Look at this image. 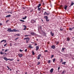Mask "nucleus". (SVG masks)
<instances>
[{
  "instance_id": "obj_1",
  "label": "nucleus",
  "mask_w": 74,
  "mask_h": 74,
  "mask_svg": "<svg viewBox=\"0 0 74 74\" xmlns=\"http://www.w3.org/2000/svg\"><path fill=\"white\" fill-rule=\"evenodd\" d=\"M7 31L10 32H17V30L15 29H13L12 30H11V29H8Z\"/></svg>"
},
{
  "instance_id": "obj_2",
  "label": "nucleus",
  "mask_w": 74,
  "mask_h": 74,
  "mask_svg": "<svg viewBox=\"0 0 74 74\" xmlns=\"http://www.w3.org/2000/svg\"><path fill=\"white\" fill-rule=\"evenodd\" d=\"M44 18L46 19V20L47 22L49 21V19L48 18V16H45Z\"/></svg>"
},
{
  "instance_id": "obj_3",
  "label": "nucleus",
  "mask_w": 74,
  "mask_h": 74,
  "mask_svg": "<svg viewBox=\"0 0 74 74\" xmlns=\"http://www.w3.org/2000/svg\"><path fill=\"white\" fill-rule=\"evenodd\" d=\"M30 40V38H29L27 37V39H26V43H28L29 42V40Z\"/></svg>"
},
{
  "instance_id": "obj_4",
  "label": "nucleus",
  "mask_w": 74,
  "mask_h": 74,
  "mask_svg": "<svg viewBox=\"0 0 74 74\" xmlns=\"http://www.w3.org/2000/svg\"><path fill=\"white\" fill-rule=\"evenodd\" d=\"M41 56V54H40L38 56V58H37L38 59H40V57Z\"/></svg>"
},
{
  "instance_id": "obj_5",
  "label": "nucleus",
  "mask_w": 74,
  "mask_h": 74,
  "mask_svg": "<svg viewBox=\"0 0 74 74\" xmlns=\"http://www.w3.org/2000/svg\"><path fill=\"white\" fill-rule=\"evenodd\" d=\"M18 55L19 56V57H22V56H23V54H18Z\"/></svg>"
},
{
  "instance_id": "obj_6",
  "label": "nucleus",
  "mask_w": 74,
  "mask_h": 74,
  "mask_svg": "<svg viewBox=\"0 0 74 74\" xmlns=\"http://www.w3.org/2000/svg\"><path fill=\"white\" fill-rule=\"evenodd\" d=\"M49 13H47L46 12H45L44 13V15H49Z\"/></svg>"
},
{
  "instance_id": "obj_7",
  "label": "nucleus",
  "mask_w": 74,
  "mask_h": 74,
  "mask_svg": "<svg viewBox=\"0 0 74 74\" xmlns=\"http://www.w3.org/2000/svg\"><path fill=\"white\" fill-rule=\"evenodd\" d=\"M36 51H38V49H39V47L38 46H36Z\"/></svg>"
},
{
  "instance_id": "obj_8",
  "label": "nucleus",
  "mask_w": 74,
  "mask_h": 74,
  "mask_svg": "<svg viewBox=\"0 0 74 74\" xmlns=\"http://www.w3.org/2000/svg\"><path fill=\"white\" fill-rule=\"evenodd\" d=\"M31 22H32V23H34V22H36V21H35L33 20H32L31 21Z\"/></svg>"
},
{
  "instance_id": "obj_9",
  "label": "nucleus",
  "mask_w": 74,
  "mask_h": 74,
  "mask_svg": "<svg viewBox=\"0 0 74 74\" xmlns=\"http://www.w3.org/2000/svg\"><path fill=\"white\" fill-rule=\"evenodd\" d=\"M53 71V68L51 69L50 70L51 73H52Z\"/></svg>"
},
{
  "instance_id": "obj_10",
  "label": "nucleus",
  "mask_w": 74,
  "mask_h": 74,
  "mask_svg": "<svg viewBox=\"0 0 74 74\" xmlns=\"http://www.w3.org/2000/svg\"><path fill=\"white\" fill-rule=\"evenodd\" d=\"M41 3H39L38 5V6L37 7L38 8H39V7H40V6H41Z\"/></svg>"
},
{
  "instance_id": "obj_11",
  "label": "nucleus",
  "mask_w": 74,
  "mask_h": 74,
  "mask_svg": "<svg viewBox=\"0 0 74 74\" xmlns=\"http://www.w3.org/2000/svg\"><path fill=\"white\" fill-rule=\"evenodd\" d=\"M51 47L53 49H55V47L54 45L52 46Z\"/></svg>"
},
{
  "instance_id": "obj_12",
  "label": "nucleus",
  "mask_w": 74,
  "mask_h": 74,
  "mask_svg": "<svg viewBox=\"0 0 74 74\" xmlns=\"http://www.w3.org/2000/svg\"><path fill=\"white\" fill-rule=\"evenodd\" d=\"M23 26L25 27L23 29L24 30H26V29L27 27L25 25H23Z\"/></svg>"
},
{
  "instance_id": "obj_13",
  "label": "nucleus",
  "mask_w": 74,
  "mask_h": 74,
  "mask_svg": "<svg viewBox=\"0 0 74 74\" xmlns=\"http://www.w3.org/2000/svg\"><path fill=\"white\" fill-rule=\"evenodd\" d=\"M51 34L52 35V36H53V33H52V31L51 32Z\"/></svg>"
},
{
  "instance_id": "obj_14",
  "label": "nucleus",
  "mask_w": 74,
  "mask_h": 74,
  "mask_svg": "<svg viewBox=\"0 0 74 74\" xmlns=\"http://www.w3.org/2000/svg\"><path fill=\"white\" fill-rule=\"evenodd\" d=\"M67 7V6L66 5L65 6L64 8V9H65V10H66Z\"/></svg>"
},
{
  "instance_id": "obj_15",
  "label": "nucleus",
  "mask_w": 74,
  "mask_h": 74,
  "mask_svg": "<svg viewBox=\"0 0 74 74\" xmlns=\"http://www.w3.org/2000/svg\"><path fill=\"white\" fill-rule=\"evenodd\" d=\"M11 16V15H7L6 16V18H8V17H10Z\"/></svg>"
},
{
  "instance_id": "obj_16",
  "label": "nucleus",
  "mask_w": 74,
  "mask_h": 74,
  "mask_svg": "<svg viewBox=\"0 0 74 74\" xmlns=\"http://www.w3.org/2000/svg\"><path fill=\"white\" fill-rule=\"evenodd\" d=\"M0 54H1V55H3V54H4V53H3V51H1L0 52Z\"/></svg>"
},
{
  "instance_id": "obj_17",
  "label": "nucleus",
  "mask_w": 74,
  "mask_h": 74,
  "mask_svg": "<svg viewBox=\"0 0 74 74\" xmlns=\"http://www.w3.org/2000/svg\"><path fill=\"white\" fill-rule=\"evenodd\" d=\"M4 59L5 60H8V59H7V58L6 57H4Z\"/></svg>"
},
{
  "instance_id": "obj_18",
  "label": "nucleus",
  "mask_w": 74,
  "mask_h": 74,
  "mask_svg": "<svg viewBox=\"0 0 74 74\" xmlns=\"http://www.w3.org/2000/svg\"><path fill=\"white\" fill-rule=\"evenodd\" d=\"M7 51H9V49H6L5 50V52H7Z\"/></svg>"
},
{
  "instance_id": "obj_19",
  "label": "nucleus",
  "mask_w": 74,
  "mask_h": 74,
  "mask_svg": "<svg viewBox=\"0 0 74 74\" xmlns=\"http://www.w3.org/2000/svg\"><path fill=\"white\" fill-rule=\"evenodd\" d=\"M26 18H27V17L25 16V17L23 18V19H26Z\"/></svg>"
},
{
  "instance_id": "obj_20",
  "label": "nucleus",
  "mask_w": 74,
  "mask_h": 74,
  "mask_svg": "<svg viewBox=\"0 0 74 74\" xmlns=\"http://www.w3.org/2000/svg\"><path fill=\"white\" fill-rule=\"evenodd\" d=\"M66 62H63L62 63V64H64V65H65V64H66Z\"/></svg>"
},
{
  "instance_id": "obj_21",
  "label": "nucleus",
  "mask_w": 74,
  "mask_h": 74,
  "mask_svg": "<svg viewBox=\"0 0 74 74\" xmlns=\"http://www.w3.org/2000/svg\"><path fill=\"white\" fill-rule=\"evenodd\" d=\"M40 64V62H38L37 63V65H39Z\"/></svg>"
},
{
  "instance_id": "obj_22",
  "label": "nucleus",
  "mask_w": 74,
  "mask_h": 74,
  "mask_svg": "<svg viewBox=\"0 0 74 74\" xmlns=\"http://www.w3.org/2000/svg\"><path fill=\"white\" fill-rule=\"evenodd\" d=\"M65 72H66V71L64 70L63 71V72H62V74H64V73H65Z\"/></svg>"
},
{
  "instance_id": "obj_23",
  "label": "nucleus",
  "mask_w": 74,
  "mask_h": 74,
  "mask_svg": "<svg viewBox=\"0 0 74 74\" xmlns=\"http://www.w3.org/2000/svg\"><path fill=\"white\" fill-rule=\"evenodd\" d=\"M72 3L71 5H71H73L74 4V3L72 1Z\"/></svg>"
},
{
  "instance_id": "obj_24",
  "label": "nucleus",
  "mask_w": 74,
  "mask_h": 74,
  "mask_svg": "<svg viewBox=\"0 0 74 74\" xmlns=\"http://www.w3.org/2000/svg\"><path fill=\"white\" fill-rule=\"evenodd\" d=\"M64 49H66V48H62V50L63 51L64 50Z\"/></svg>"
},
{
  "instance_id": "obj_25",
  "label": "nucleus",
  "mask_w": 74,
  "mask_h": 74,
  "mask_svg": "<svg viewBox=\"0 0 74 74\" xmlns=\"http://www.w3.org/2000/svg\"><path fill=\"white\" fill-rule=\"evenodd\" d=\"M20 21H21V22H25V21L22 20H20Z\"/></svg>"
},
{
  "instance_id": "obj_26",
  "label": "nucleus",
  "mask_w": 74,
  "mask_h": 74,
  "mask_svg": "<svg viewBox=\"0 0 74 74\" xmlns=\"http://www.w3.org/2000/svg\"><path fill=\"white\" fill-rule=\"evenodd\" d=\"M69 30H71V31H72L73 30V29L72 28H69Z\"/></svg>"
},
{
  "instance_id": "obj_27",
  "label": "nucleus",
  "mask_w": 74,
  "mask_h": 74,
  "mask_svg": "<svg viewBox=\"0 0 74 74\" xmlns=\"http://www.w3.org/2000/svg\"><path fill=\"white\" fill-rule=\"evenodd\" d=\"M55 58H54V59H53V62H55Z\"/></svg>"
},
{
  "instance_id": "obj_28",
  "label": "nucleus",
  "mask_w": 74,
  "mask_h": 74,
  "mask_svg": "<svg viewBox=\"0 0 74 74\" xmlns=\"http://www.w3.org/2000/svg\"><path fill=\"white\" fill-rule=\"evenodd\" d=\"M32 55H34L35 54L34 52L33 51H32Z\"/></svg>"
},
{
  "instance_id": "obj_29",
  "label": "nucleus",
  "mask_w": 74,
  "mask_h": 74,
  "mask_svg": "<svg viewBox=\"0 0 74 74\" xmlns=\"http://www.w3.org/2000/svg\"><path fill=\"white\" fill-rule=\"evenodd\" d=\"M54 56H53V55H52L51 57V59H52V58H53Z\"/></svg>"
},
{
  "instance_id": "obj_30",
  "label": "nucleus",
  "mask_w": 74,
  "mask_h": 74,
  "mask_svg": "<svg viewBox=\"0 0 74 74\" xmlns=\"http://www.w3.org/2000/svg\"><path fill=\"white\" fill-rule=\"evenodd\" d=\"M29 47L30 48H33V47H32L30 45L29 46Z\"/></svg>"
},
{
  "instance_id": "obj_31",
  "label": "nucleus",
  "mask_w": 74,
  "mask_h": 74,
  "mask_svg": "<svg viewBox=\"0 0 74 74\" xmlns=\"http://www.w3.org/2000/svg\"><path fill=\"white\" fill-rule=\"evenodd\" d=\"M31 34H32L33 35H34V32H32L31 33Z\"/></svg>"
},
{
  "instance_id": "obj_32",
  "label": "nucleus",
  "mask_w": 74,
  "mask_h": 74,
  "mask_svg": "<svg viewBox=\"0 0 74 74\" xmlns=\"http://www.w3.org/2000/svg\"><path fill=\"white\" fill-rule=\"evenodd\" d=\"M67 41H69V40H70V38H67Z\"/></svg>"
},
{
  "instance_id": "obj_33",
  "label": "nucleus",
  "mask_w": 74,
  "mask_h": 74,
  "mask_svg": "<svg viewBox=\"0 0 74 74\" xmlns=\"http://www.w3.org/2000/svg\"><path fill=\"white\" fill-rule=\"evenodd\" d=\"M38 11H40V10H41V8H39L38 9Z\"/></svg>"
},
{
  "instance_id": "obj_34",
  "label": "nucleus",
  "mask_w": 74,
  "mask_h": 74,
  "mask_svg": "<svg viewBox=\"0 0 74 74\" xmlns=\"http://www.w3.org/2000/svg\"><path fill=\"white\" fill-rule=\"evenodd\" d=\"M48 63H51V61L50 60H49L48 61Z\"/></svg>"
},
{
  "instance_id": "obj_35",
  "label": "nucleus",
  "mask_w": 74,
  "mask_h": 74,
  "mask_svg": "<svg viewBox=\"0 0 74 74\" xmlns=\"http://www.w3.org/2000/svg\"><path fill=\"white\" fill-rule=\"evenodd\" d=\"M5 41V40H3L2 41H1V42H3V41Z\"/></svg>"
},
{
  "instance_id": "obj_36",
  "label": "nucleus",
  "mask_w": 74,
  "mask_h": 74,
  "mask_svg": "<svg viewBox=\"0 0 74 74\" xmlns=\"http://www.w3.org/2000/svg\"><path fill=\"white\" fill-rule=\"evenodd\" d=\"M7 45V43H6L4 45V47H5Z\"/></svg>"
},
{
  "instance_id": "obj_37",
  "label": "nucleus",
  "mask_w": 74,
  "mask_h": 74,
  "mask_svg": "<svg viewBox=\"0 0 74 74\" xmlns=\"http://www.w3.org/2000/svg\"><path fill=\"white\" fill-rule=\"evenodd\" d=\"M9 21V20H7L6 21V23H8Z\"/></svg>"
},
{
  "instance_id": "obj_38",
  "label": "nucleus",
  "mask_w": 74,
  "mask_h": 74,
  "mask_svg": "<svg viewBox=\"0 0 74 74\" xmlns=\"http://www.w3.org/2000/svg\"><path fill=\"white\" fill-rule=\"evenodd\" d=\"M10 46L11 47L12 46V43H10Z\"/></svg>"
},
{
  "instance_id": "obj_39",
  "label": "nucleus",
  "mask_w": 74,
  "mask_h": 74,
  "mask_svg": "<svg viewBox=\"0 0 74 74\" xmlns=\"http://www.w3.org/2000/svg\"><path fill=\"white\" fill-rule=\"evenodd\" d=\"M18 38H16L15 39V40H17V39H18Z\"/></svg>"
},
{
  "instance_id": "obj_40",
  "label": "nucleus",
  "mask_w": 74,
  "mask_h": 74,
  "mask_svg": "<svg viewBox=\"0 0 74 74\" xmlns=\"http://www.w3.org/2000/svg\"><path fill=\"white\" fill-rule=\"evenodd\" d=\"M20 52H22V51H23V50H21V49H20Z\"/></svg>"
},
{
  "instance_id": "obj_41",
  "label": "nucleus",
  "mask_w": 74,
  "mask_h": 74,
  "mask_svg": "<svg viewBox=\"0 0 74 74\" xmlns=\"http://www.w3.org/2000/svg\"><path fill=\"white\" fill-rule=\"evenodd\" d=\"M58 71H59V70H60V67L59 66L58 68Z\"/></svg>"
},
{
  "instance_id": "obj_42",
  "label": "nucleus",
  "mask_w": 74,
  "mask_h": 74,
  "mask_svg": "<svg viewBox=\"0 0 74 74\" xmlns=\"http://www.w3.org/2000/svg\"><path fill=\"white\" fill-rule=\"evenodd\" d=\"M27 49H25V52H26V51H27Z\"/></svg>"
},
{
  "instance_id": "obj_43",
  "label": "nucleus",
  "mask_w": 74,
  "mask_h": 74,
  "mask_svg": "<svg viewBox=\"0 0 74 74\" xmlns=\"http://www.w3.org/2000/svg\"><path fill=\"white\" fill-rule=\"evenodd\" d=\"M7 67L9 69V70H10V69L9 68V67H8V66H7Z\"/></svg>"
},
{
  "instance_id": "obj_44",
  "label": "nucleus",
  "mask_w": 74,
  "mask_h": 74,
  "mask_svg": "<svg viewBox=\"0 0 74 74\" xmlns=\"http://www.w3.org/2000/svg\"><path fill=\"white\" fill-rule=\"evenodd\" d=\"M60 60L61 61V62H62V61H63V59H61Z\"/></svg>"
},
{
  "instance_id": "obj_45",
  "label": "nucleus",
  "mask_w": 74,
  "mask_h": 74,
  "mask_svg": "<svg viewBox=\"0 0 74 74\" xmlns=\"http://www.w3.org/2000/svg\"><path fill=\"white\" fill-rule=\"evenodd\" d=\"M37 45V44L36 43H35L34 45L36 46V45Z\"/></svg>"
},
{
  "instance_id": "obj_46",
  "label": "nucleus",
  "mask_w": 74,
  "mask_h": 74,
  "mask_svg": "<svg viewBox=\"0 0 74 74\" xmlns=\"http://www.w3.org/2000/svg\"><path fill=\"white\" fill-rule=\"evenodd\" d=\"M27 39V38H26L24 39V40H26Z\"/></svg>"
},
{
  "instance_id": "obj_47",
  "label": "nucleus",
  "mask_w": 74,
  "mask_h": 74,
  "mask_svg": "<svg viewBox=\"0 0 74 74\" xmlns=\"http://www.w3.org/2000/svg\"><path fill=\"white\" fill-rule=\"evenodd\" d=\"M44 51H45V52H48L47 50H45Z\"/></svg>"
},
{
  "instance_id": "obj_48",
  "label": "nucleus",
  "mask_w": 74,
  "mask_h": 74,
  "mask_svg": "<svg viewBox=\"0 0 74 74\" xmlns=\"http://www.w3.org/2000/svg\"><path fill=\"white\" fill-rule=\"evenodd\" d=\"M16 35H17V36H19V34H17Z\"/></svg>"
},
{
  "instance_id": "obj_49",
  "label": "nucleus",
  "mask_w": 74,
  "mask_h": 74,
  "mask_svg": "<svg viewBox=\"0 0 74 74\" xmlns=\"http://www.w3.org/2000/svg\"><path fill=\"white\" fill-rule=\"evenodd\" d=\"M1 25H2V23H0V26H1Z\"/></svg>"
},
{
  "instance_id": "obj_50",
  "label": "nucleus",
  "mask_w": 74,
  "mask_h": 74,
  "mask_svg": "<svg viewBox=\"0 0 74 74\" xmlns=\"http://www.w3.org/2000/svg\"><path fill=\"white\" fill-rule=\"evenodd\" d=\"M60 30L61 31L63 30V29H61V28L60 29Z\"/></svg>"
},
{
  "instance_id": "obj_51",
  "label": "nucleus",
  "mask_w": 74,
  "mask_h": 74,
  "mask_svg": "<svg viewBox=\"0 0 74 74\" xmlns=\"http://www.w3.org/2000/svg\"><path fill=\"white\" fill-rule=\"evenodd\" d=\"M25 37H27V36H29L25 35Z\"/></svg>"
},
{
  "instance_id": "obj_52",
  "label": "nucleus",
  "mask_w": 74,
  "mask_h": 74,
  "mask_svg": "<svg viewBox=\"0 0 74 74\" xmlns=\"http://www.w3.org/2000/svg\"><path fill=\"white\" fill-rule=\"evenodd\" d=\"M17 62H19V60H17Z\"/></svg>"
},
{
  "instance_id": "obj_53",
  "label": "nucleus",
  "mask_w": 74,
  "mask_h": 74,
  "mask_svg": "<svg viewBox=\"0 0 74 74\" xmlns=\"http://www.w3.org/2000/svg\"><path fill=\"white\" fill-rule=\"evenodd\" d=\"M2 51H4V49H2Z\"/></svg>"
},
{
  "instance_id": "obj_54",
  "label": "nucleus",
  "mask_w": 74,
  "mask_h": 74,
  "mask_svg": "<svg viewBox=\"0 0 74 74\" xmlns=\"http://www.w3.org/2000/svg\"><path fill=\"white\" fill-rule=\"evenodd\" d=\"M27 72H25V74H27Z\"/></svg>"
},
{
  "instance_id": "obj_55",
  "label": "nucleus",
  "mask_w": 74,
  "mask_h": 74,
  "mask_svg": "<svg viewBox=\"0 0 74 74\" xmlns=\"http://www.w3.org/2000/svg\"><path fill=\"white\" fill-rule=\"evenodd\" d=\"M72 29H74V27L72 28Z\"/></svg>"
},
{
  "instance_id": "obj_56",
  "label": "nucleus",
  "mask_w": 74,
  "mask_h": 74,
  "mask_svg": "<svg viewBox=\"0 0 74 74\" xmlns=\"http://www.w3.org/2000/svg\"><path fill=\"white\" fill-rule=\"evenodd\" d=\"M18 72V71H16V73H17Z\"/></svg>"
},
{
  "instance_id": "obj_57",
  "label": "nucleus",
  "mask_w": 74,
  "mask_h": 74,
  "mask_svg": "<svg viewBox=\"0 0 74 74\" xmlns=\"http://www.w3.org/2000/svg\"><path fill=\"white\" fill-rule=\"evenodd\" d=\"M5 55H6V54H7V53H5Z\"/></svg>"
},
{
  "instance_id": "obj_58",
  "label": "nucleus",
  "mask_w": 74,
  "mask_h": 74,
  "mask_svg": "<svg viewBox=\"0 0 74 74\" xmlns=\"http://www.w3.org/2000/svg\"><path fill=\"white\" fill-rule=\"evenodd\" d=\"M32 10H31V11H30V12H32Z\"/></svg>"
},
{
  "instance_id": "obj_59",
  "label": "nucleus",
  "mask_w": 74,
  "mask_h": 74,
  "mask_svg": "<svg viewBox=\"0 0 74 74\" xmlns=\"http://www.w3.org/2000/svg\"><path fill=\"white\" fill-rule=\"evenodd\" d=\"M10 71H11V69H10Z\"/></svg>"
},
{
  "instance_id": "obj_60",
  "label": "nucleus",
  "mask_w": 74,
  "mask_h": 74,
  "mask_svg": "<svg viewBox=\"0 0 74 74\" xmlns=\"http://www.w3.org/2000/svg\"><path fill=\"white\" fill-rule=\"evenodd\" d=\"M42 21H43V20H42Z\"/></svg>"
},
{
  "instance_id": "obj_61",
  "label": "nucleus",
  "mask_w": 74,
  "mask_h": 74,
  "mask_svg": "<svg viewBox=\"0 0 74 74\" xmlns=\"http://www.w3.org/2000/svg\"><path fill=\"white\" fill-rule=\"evenodd\" d=\"M11 14H12V13L11 12H10Z\"/></svg>"
},
{
  "instance_id": "obj_62",
  "label": "nucleus",
  "mask_w": 74,
  "mask_h": 74,
  "mask_svg": "<svg viewBox=\"0 0 74 74\" xmlns=\"http://www.w3.org/2000/svg\"><path fill=\"white\" fill-rule=\"evenodd\" d=\"M37 40H38L37 39Z\"/></svg>"
},
{
  "instance_id": "obj_63",
  "label": "nucleus",
  "mask_w": 74,
  "mask_h": 74,
  "mask_svg": "<svg viewBox=\"0 0 74 74\" xmlns=\"http://www.w3.org/2000/svg\"><path fill=\"white\" fill-rule=\"evenodd\" d=\"M37 40H38L37 39Z\"/></svg>"
}]
</instances>
